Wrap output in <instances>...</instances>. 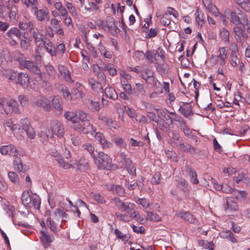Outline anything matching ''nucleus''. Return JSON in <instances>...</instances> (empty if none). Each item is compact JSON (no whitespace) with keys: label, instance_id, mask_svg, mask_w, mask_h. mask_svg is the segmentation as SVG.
<instances>
[{"label":"nucleus","instance_id":"obj_1","mask_svg":"<svg viewBox=\"0 0 250 250\" xmlns=\"http://www.w3.org/2000/svg\"><path fill=\"white\" fill-rule=\"evenodd\" d=\"M16 60L18 62L20 67L21 69H26L33 74L37 76V78L39 80L45 82V74L42 73L39 67L35 63L30 60H27L26 57L22 54L17 58Z\"/></svg>","mask_w":250,"mask_h":250},{"label":"nucleus","instance_id":"obj_2","mask_svg":"<svg viewBox=\"0 0 250 250\" xmlns=\"http://www.w3.org/2000/svg\"><path fill=\"white\" fill-rule=\"evenodd\" d=\"M96 153V157L93 159L99 169L114 170L118 168L117 165L111 164V159L107 154L103 152Z\"/></svg>","mask_w":250,"mask_h":250},{"label":"nucleus","instance_id":"obj_3","mask_svg":"<svg viewBox=\"0 0 250 250\" xmlns=\"http://www.w3.org/2000/svg\"><path fill=\"white\" fill-rule=\"evenodd\" d=\"M18 108L19 105L16 101L0 99V113L7 115L17 113L19 112Z\"/></svg>","mask_w":250,"mask_h":250},{"label":"nucleus","instance_id":"obj_4","mask_svg":"<svg viewBox=\"0 0 250 250\" xmlns=\"http://www.w3.org/2000/svg\"><path fill=\"white\" fill-rule=\"evenodd\" d=\"M230 22L235 25H239L240 24L248 25V19L247 16L241 11H230L229 12Z\"/></svg>","mask_w":250,"mask_h":250},{"label":"nucleus","instance_id":"obj_5","mask_svg":"<svg viewBox=\"0 0 250 250\" xmlns=\"http://www.w3.org/2000/svg\"><path fill=\"white\" fill-rule=\"evenodd\" d=\"M51 134L49 136V134H46L47 138H52L53 134L56 135L58 137H62L64 134V128L63 125L58 120H53L51 122Z\"/></svg>","mask_w":250,"mask_h":250},{"label":"nucleus","instance_id":"obj_6","mask_svg":"<svg viewBox=\"0 0 250 250\" xmlns=\"http://www.w3.org/2000/svg\"><path fill=\"white\" fill-rule=\"evenodd\" d=\"M250 22L248 21V23ZM248 25L240 24L239 25H236L233 28L234 33V37L237 42H242V39H246L248 37V35L245 31Z\"/></svg>","mask_w":250,"mask_h":250},{"label":"nucleus","instance_id":"obj_7","mask_svg":"<svg viewBox=\"0 0 250 250\" xmlns=\"http://www.w3.org/2000/svg\"><path fill=\"white\" fill-rule=\"evenodd\" d=\"M113 201L118 208L121 211L130 213L134 209L135 205L134 203L124 202L119 198H115Z\"/></svg>","mask_w":250,"mask_h":250},{"label":"nucleus","instance_id":"obj_8","mask_svg":"<svg viewBox=\"0 0 250 250\" xmlns=\"http://www.w3.org/2000/svg\"><path fill=\"white\" fill-rule=\"evenodd\" d=\"M4 37L10 41L12 45H15L17 44V41L14 39L15 37L21 40V33L17 27H13L10 29L6 32L4 35Z\"/></svg>","mask_w":250,"mask_h":250},{"label":"nucleus","instance_id":"obj_9","mask_svg":"<svg viewBox=\"0 0 250 250\" xmlns=\"http://www.w3.org/2000/svg\"><path fill=\"white\" fill-rule=\"evenodd\" d=\"M74 129L78 132L83 134H92L95 132V130L93 129L92 125L89 122H86L83 124L77 123L73 126Z\"/></svg>","mask_w":250,"mask_h":250},{"label":"nucleus","instance_id":"obj_10","mask_svg":"<svg viewBox=\"0 0 250 250\" xmlns=\"http://www.w3.org/2000/svg\"><path fill=\"white\" fill-rule=\"evenodd\" d=\"M34 104L38 107H42L45 111L49 112L52 110L50 101L44 96L38 97L34 102Z\"/></svg>","mask_w":250,"mask_h":250},{"label":"nucleus","instance_id":"obj_11","mask_svg":"<svg viewBox=\"0 0 250 250\" xmlns=\"http://www.w3.org/2000/svg\"><path fill=\"white\" fill-rule=\"evenodd\" d=\"M50 155L53 157L54 160L58 162L60 167H63L64 169H69L74 168L71 164L67 163H65L64 159L62 157L61 154L57 150L54 149L50 151Z\"/></svg>","mask_w":250,"mask_h":250},{"label":"nucleus","instance_id":"obj_12","mask_svg":"<svg viewBox=\"0 0 250 250\" xmlns=\"http://www.w3.org/2000/svg\"><path fill=\"white\" fill-rule=\"evenodd\" d=\"M176 147L181 152L188 153L191 155L196 153V148L189 144L185 143L183 140H180L176 143Z\"/></svg>","mask_w":250,"mask_h":250},{"label":"nucleus","instance_id":"obj_13","mask_svg":"<svg viewBox=\"0 0 250 250\" xmlns=\"http://www.w3.org/2000/svg\"><path fill=\"white\" fill-rule=\"evenodd\" d=\"M106 32H110L115 36L118 34L120 29L115 24V20L112 17H107L106 20Z\"/></svg>","mask_w":250,"mask_h":250},{"label":"nucleus","instance_id":"obj_14","mask_svg":"<svg viewBox=\"0 0 250 250\" xmlns=\"http://www.w3.org/2000/svg\"><path fill=\"white\" fill-rule=\"evenodd\" d=\"M32 12L36 14L37 19L39 21H42L45 20L49 21V10L46 7H44L43 8L40 10H38L37 7L36 10L34 9Z\"/></svg>","mask_w":250,"mask_h":250},{"label":"nucleus","instance_id":"obj_15","mask_svg":"<svg viewBox=\"0 0 250 250\" xmlns=\"http://www.w3.org/2000/svg\"><path fill=\"white\" fill-rule=\"evenodd\" d=\"M40 232L41 234L40 240L44 248H46L48 247L50 245V244L53 241L54 237L53 235L49 234L48 232L43 230H41Z\"/></svg>","mask_w":250,"mask_h":250},{"label":"nucleus","instance_id":"obj_16","mask_svg":"<svg viewBox=\"0 0 250 250\" xmlns=\"http://www.w3.org/2000/svg\"><path fill=\"white\" fill-rule=\"evenodd\" d=\"M0 151L1 153L3 155H9L13 156H16L18 155L17 149L12 145L1 146Z\"/></svg>","mask_w":250,"mask_h":250},{"label":"nucleus","instance_id":"obj_17","mask_svg":"<svg viewBox=\"0 0 250 250\" xmlns=\"http://www.w3.org/2000/svg\"><path fill=\"white\" fill-rule=\"evenodd\" d=\"M176 215L189 223L195 224L197 222V219L188 211H180Z\"/></svg>","mask_w":250,"mask_h":250},{"label":"nucleus","instance_id":"obj_18","mask_svg":"<svg viewBox=\"0 0 250 250\" xmlns=\"http://www.w3.org/2000/svg\"><path fill=\"white\" fill-rule=\"evenodd\" d=\"M95 138L96 141L101 145L104 149L108 148L112 146V144L107 141L104 135L100 132L95 133Z\"/></svg>","mask_w":250,"mask_h":250},{"label":"nucleus","instance_id":"obj_19","mask_svg":"<svg viewBox=\"0 0 250 250\" xmlns=\"http://www.w3.org/2000/svg\"><path fill=\"white\" fill-rule=\"evenodd\" d=\"M62 99L59 96H54L50 103L52 108H53L58 111L61 112L63 109Z\"/></svg>","mask_w":250,"mask_h":250},{"label":"nucleus","instance_id":"obj_20","mask_svg":"<svg viewBox=\"0 0 250 250\" xmlns=\"http://www.w3.org/2000/svg\"><path fill=\"white\" fill-rule=\"evenodd\" d=\"M17 83H19L22 87L27 86L29 83L28 75L26 73L20 72L17 74Z\"/></svg>","mask_w":250,"mask_h":250},{"label":"nucleus","instance_id":"obj_21","mask_svg":"<svg viewBox=\"0 0 250 250\" xmlns=\"http://www.w3.org/2000/svg\"><path fill=\"white\" fill-rule=\"evenodd\" d=\"M89 84L91 85L92 89L97 93H104V90L102 83L93 78H89L88 80Z\"/></svg>","mask_w":250,"mask_h":250},{"label":"nucleus","instance_id":"obj_22","mask_svg":"<svg viewBox=\"0 0 250 250\" xmlns=\"http://www.w3.org/2000/svg\"><path fill=\"white\" fill-rule=\"evenodd\" d=\"M71 165L78 170H81L82 167L86 169L88 167V163L87 160L84 158L81 159L78 162L75 160H70Z\"/></svg>","mask_w":250,"mask_h":250},{"label":"nucleus","instance_id":"obj_23","mask_svg":"<svg viewBox=\"0 0 250 250\" xmlns=\"http://www.w3.org/2000/svg\"><path fill=\"white\" fill-rule=\"evenodd\" d=\"M93 73L95 76H97L99 81H103L104 83H105L106 79V76L104 72H102L100 66L98 64H95L93 66Z\"/></svg>","mask_w":250,"mask_h":250},{"label":"nucleus","instance_id":"obj_24","mask_svg":"<svg viewBox=\"0 0 250 250\" xmlns=\"http://www.w3.org/2000/svg\"><path fill=\"white\" fill-rule=\"evenodd\" d=\"M33 37L35 39L36 43H40L39 45L41 44V43H43L44 40L47 39L46 35L42 34L39 30L33 32Z\"/></svg>","mask_w":250,"mask_h":250},{"label":"nucleus","instance_id":"obj_25","mask_svg":"<svg viewBox=\"0 0 250 250\" xmlns=\"http://www.w3.org/2000/svg\"><path fill=\"white\" fill-rule=\"evenodd\" d=\"M43 44L46 51L52 56L56 55V48L49 40H45Z\"/></svg>","mask_w":250,"mask_h":250},{"label":"nucleus","instance_id":"obj_26","mask_svg":"<svg viewBox=\"0 0 250 250\" xmlns=\"http://www.w3.org/2000/svg\"><path fill=\"white\" fill-rule=\"evenodd\" d=\"M59 71L62 76L63 78L67 82H72L70 76V73L67 68L64 67L63 65H59L58 66Z\"/></svg>","mask_w":250,"mask_h":250},{"label":"nucleus","instance_id":"obj_27","mask_svg":"<svg viewBox=\"0 0 250 250\" xmlns=\"http://www.w3.org/2000/svg\"><path fill=\"white\" fill-rule=\"evenodd\" d=\"M105 96L112 100H116L118 98V95L115 90L112 87H106L104 90Z\"/></svg>","mask_w":250,"mask_h":250},{"label":"nucleus","instance_id":"obj_28","mask_svg":"<svg viewBox=\"0 0 250 250\" xmlns=\"http://www.w3.org/2000/svg\"><path fill=\"white\" fill-rule=\"evenodd\" d=\"M19 27L22 30L31 31L33 29V24L32 21L26 20L20 21L19 23Z\"/></svg>","mask_w":250,"mask_h":250},{"label":"nucleus","instance_id":"obj_29","mask_svg":"<svg viewBox=\"0 0 250 250\" xmlns=\"http://www.w3.org/2000/svg\"><path fill=\"white\" fill-rule=\"evenodd\" d=\"M33 197L34 196H31L28 192H24L21 196L22 203L26 207H31Z\"/></svg>","mask_w":250,"mask_h":250},{"label":"nucleus","instance_id":"obj_30","mask_svg":"<svg viewBox=\"0 0 250 250\" xmlns=\"http://www.w3.org/2000/svg\"><path fill=\"white\" fill-rule=\"evenodd\" d=\"M14 168L20 172H25L26 171V167H24L20 158H16L13 162Z\"/></svg>","mask_w":250,"mask_h":250},{"label":"nucleus","instance_id":"obj_31","mask_svg":"<svg viewBox=\"0 0 250 250\" xmlns=\"http://www.w3.org/2000/svg\"><path fill=\"white\" fill-rule=\"evenodd\" d=\"M135 86V88L133 89V94L138 97L142 96L145 94L146 90L142 84L138 83L136 84Z\"/></svg>","mask_w":250,"mask_h":250},{"label":"nucleus","instance_id":"obj_32","mask_svg":"<svg viewBox=\"0 0 250 250\" xmlns=\"http://www.w3.org/2000/svg\"><path fill=\"white\" fill-rule=\"evenodd\" d=\"M177 186L184 192H188L189 191L188 184L184 179L180 178L177 181Z\"/></svg>","mask_w":250,"mask_h":250},{"label":"nucleus","instance_id":"obj_33","mask_svg":"<svg viewBox=\"0 0 250 250\" xmlns=\"http://www.w3.org/2000/svg\"><path fill=\"white\" fill-rule=\"evenodd\" d=\"M195 16V20L197 24L200 26H202L205 23L204 14L197 9L196 10Z\"/></svg>","mask_w":250,"mask_h":250},{"label":"nucleus","instance_id":"obj_34","mask_svg":"<svg viewBox=\"0 0 250 250\" xmlns=\"http://www.w3.org/2000/svg\"><path fill=\"white\" fill-rule=\"evenodd\" d=\"M233 195L239 201H243L247 197V193L245 191L233 190Z\"/></svg>","mask_w":250,"mask_h":250},{"label":"nucleus","instance_id":"obj_35","mask_svg":"<svg viewBox=\"0 0 250 250\" xmlns=\"http://www.w3.org/2000/svg\"><path fill=\"white\" fill-rule=\"evenodd\" d=\"M157 55H159L157 51H153L152 53H151L150 51L147 50L145 54V56L146 57V59L151 63L153 62L154 59L158 60Z\"/></svg>","mask_w":250,"mask_h":250},{"label":"nucleus","instance_id":"obj_36","mask_svg":"<svg viewBox=\"0 0 250 250\" xmlns=\"http://www.w3.org/2000/svg\"><path fill=\"white\" fill-rule=\"evenodd\" d=\"M141 77L144 80L148 79V78L154 76L153 70L148 68H144L140 71Z\"/></svg>","mask_w":250,"mask_h":250},{"label":"nucleus","instance_id":"obj_37","mask_svg":"<svg viewBox=\"0 0 250 250\" xmlns=\"http://www.w3.org/2000/svg\"><path fill=\"white\" fill-rule=\"evenodd\" d=\"M120 157L122 158V161H123L122 164H119L118 167H123L126 165H129L132 162V161L130 159V158L127 157V155H126L124 152H122L120 154Z\"/></svg>","mask_w":250,"mask_h":250},{"label":"nucleus","instance_id":"obj_38","mask_svg":"<svg viewBox=\"0 0 250 250\" xmlns=\"http://www.w3.org/2000/svg\"><path fill=\"white\" fill-rule=\"evenodd\" d=\"M66 119L72 123L77 124V119L78 117L77 114L74 112L67 111L64 114Z\"/></svg>","mask_w":250,"mask_h":250},{"label":"nucleus","instance_id":"obj_39","mask_svg":"<svg viewBox=\"0 0 250 250\" xmlns=\"http://www.w3.org/2000/svg\"><path fill=\"white\" fill-rule=\"evenodd\" d=\"M220 36L223 41L227 42H229V33L226 29L223 28L220 30Z\"/></svg>","mask_w":250,"mask_h":250},{"label":"nucleus","instance_id":"obj_40","mask_svg":"<svg viewBox=\"0 0 250 250\" xmlns=\"http://www.w3.org/2000/svg\"><path fill=\"white\" fill-rule=\"evenodd\" d=\"M146 219L150 221H161V218L157 213H154L153 212H147Z\"/></svg>","mask_w":250,"mask_h":250},{"label":"nucleus","instance_id":"obj_41","mask_svg":"<svg viewBox=\"0 0 250 250\" xmlns=\"http://www.w3.org/2000/svg\"><path fill=\"white\" fill-rule=\"evenodd\" d=\"M22 2L27 7H32V11L37 7V0H21Z\"/></svg>","mask_w":250,"mask_h":250},{"label":"nucleus","instance_id":"obj_42","mask_svg":"<svg viewBox=\"0 0 250 250\" xmlns=\"http://www.w3.org/2000/svg\"><path fill=\"white\" fill-rule=\"evenodd\" d=\"M5 70V73H3V75L5 76L6 78H7L9 80L11 81H14L17 79V74L15 72L12 71L11 70Z\"/></svg>","mask_w":250,"mask_h":250},{"label":"nucleus","instance_id":"obj_43","mask_svg":"<svg viewBox=\"0 0 250 250\" xmlns=\"http://www.w3.org/2000/svg\"><path fill=\"white\" fill-rule=\"evenodd\" d=\"M237 51L233 50L231 54V64L232 66L235 67L237 65L238 62H240L239 59L237 58Z\"/></svg>","mask_w":250,"mask_h":250},{"label":"nucleus","instance_id":"obj_44","mask_svg":"<svg viewBox=\"0 0 250 250\" xmlns=\"http://www.w3.org/2000/svg\"><path fill=\"white\" fill-rule=\"evenodd\" d=\"M198 243L201 245L205 249H209L210 250H213L214 245L211 241L208 242L206 241L200 240H199Z\"/></svg>","mask_w":250,"mask_h":250},{"label":"nucleus","instance_id":"obj_45","mask_svg":"<svg viewBox=\"0 0 250 250\" xmlns=\"http://www.w3.org/2000/svg\"><path fill=\"white\" fill-rule=\"evenodd\" d=\"M84 149L87 150L91 154L93 158L96 157L97 151H94V147L90 144H86L83 146Z\"/></svg>","mask_w":250,"mask_h":250},{"label":"nucleus","instance_id":"obj_46","mask_svg":"<svg viewBox=\"0 0 250 250\" xmlns=\"http://www.w3.org/2000/svg\"><path fill=\"white\" fill-rule=\"evenodd\" d=\"M24 131H25L28 137L30 139H34L36 136V133L34 128L31 126H25Z\"/></svg>","mask_w":250,"mask_h":250},{"label":"nucleus","instance_id":"obj_47","mask_svg":"<svg viewBox=\"0 0 250 250\" xmlns=\"http://www.w3.org/2000/svg\"><path fill=\"white\" fill-rule=\"evenodd\" d=\"M179 110L180 113L186 117L189 116L192 111L191 106L180 107Z\"/></svg>","mask_w":250,"mask_h":250},{"label":"nucleus","instance_id":"obj_48","mask_svg":"<svg viewBox=\"0 0 250 250\" xmlns=\"http://www.w3.org/2000/svg\"><path fill=\"white\" fill-rule=\"evenodd\" d=\"M227 205L228 209L231 211H235L238 209V206L237 203L230 199L227 200Z\"/></svg>","mask_w":250,"mask_h":250},{"label":"nucleus","instance_id":"obj_49","mask_svg":"<svg viewBox=\"0 0 250 250\" xmlns=\"http://www.w3.org/2000/svg\"><path fill=\"white\" fill-rule=\"evenodd\" d=\"M160 22L165 26L169 25L171 22L169 15L167 13L164 14L161 19Z\"/></svg>","mask_w":250,"mask_h":250},{"label":"nucleus","instance_id":"obj_50","mask_svg":"<svg viewBox=\"0 0 250 250\" xmlns=\"http://www.w3.org/2000/svg\"><path fill=\"white\" fill-rule=\"evenodd\" d=\"M9 180L14 184L19 183V178L18 175L14 172L10 171L8 173Z\"/></svg>","mask_w":250,"mask_h":250},{"label":"nucleus","instance_id":"obj_51","mask_svg":"<svg viewBox=\"0 0 250 250\" xmlns=\"http://www.w3.org/2000/svg\"><path fill=\"white\" fill-rule=\"evenodd\" d=\"M121 83H122L123 88L126 94L128 95L133 94V89H132L131 86L130 84L127 83H126L125 80H124V81H122Z\"/></svg>","mask_w":250,"mask_h":250},{"label":"nucleus","instance_id":"obj_52","mask_svg":"<svg viewBox=\"0 0 250 250\" xmlns=\"http://www.w3.org/2000/svg\"><path fill=\"white\" fill-rule=\"evenodd\" d=\"M106 125L110 128H113L115 129L119 127V126L117 122L116 121H113L111 118L109 117L106 119Z\"/></svg>","mask_w":250,"mask_h":250},{"label":"nucleus","instance_id":"obj_53","mask_svg":"<svg viewBox=\"0 0 250 250\" xmlns=\"http://www.w3.org/2000/svg\"><path fill=\"white\" fill-rule=\"evenodd\" d=\"M189 176L190 178V180L193 184H197L199 183V181L197 179V175L196 172L195 170H192L188 173Z\"/></svg>","mask_w":250,"mask_h":250},{"label":"nucleus","instance_id":"obj_54","mask_svg":"<svg viewBox=\"0 0 250 250\" xmlns=\"http://www.w3.org/2000/svg\"><path fill=\"white\" fill-rule=\"evenodd\" d=\"M46 222L47 223V225L48 227L50 228V229L52 230L54 232H57V230L56 227L55 226V222L52 221L50 217H48Z\"/></svg>","mask_w":250,"mask_h":250},{"label":"nucleus","instance_id":"obj_55","mask_svg":"<svg viewBox=\"0 0 250 250\" xmlns=\"http://www.w3.org/2000/svg\"><path fill=\"white\" fill-rule=\"evenodd\" d=\"M82 92L77 88H73L70 93V97L74 96L75 98H82Z\"/></svg>","mask_w":250,"mask_h":250},{"label":"nucleus","instance_id":"obj_56","mask_svg":"<svg viewBox=\"0 0 250 250\" xmlns=\"http://www.w3.org/2000/svg\"><path fill=\"white\" fill-rule=\"evenodd\" d=\"M124 167H125L127 168V170L130 174L133 176H136V167L132 162H131L129 165H126Z\"/></svg>","mask_w":250,"mask_h":250},{"label":"nucleus","instance_id":"obj_57","mask_svg":"<svg viewBox=\"0 0 250 250\" xmlns=\"http://www.w3.org/2000/svg\"><path fill=\"white\" fill-rule=\"evenodd\" d=\"M41 205V200L38 197H33L31 206H33L35 208L39 209Z\"/></svg>","mask_w":250,"mask_h":250},{"label":"nucleus","instance_id":"obj_58","mask_svg":"<svg viewBox=\"0 0 250 250\" xmlns=\"http://www.w3.org/2000/svg\"><path fill=\"white\" fill-rule=\"evenodd\" d=\"M114 142L118 146L125 148L126 146V144L124 142L123 139L121 138L117 137L114 139Z\"/></svg>","mask_w":250,"mask_h":250},{"label":"nucleus","instance_id":"obj_59","mask_svg":"<svg viewBox=\"0 0 250 250\" xmlns=\"http://www.w3.org/2000/svg\"><path fill=\"white\" fill-rule=\"evenodd\" d=\"M61 90L63 93V96L64 98L67 100L72 99V97H70V92L69 91V90L66 86L64 85L62 86L61 88Z\"/></svg>","mask_w":250,"mask_h":250},{"label":"nucleus","instance_id":"obj_60","mask_svg":"<svg viewBox=\"0 0 250 250\" xmlns=\"http://www.w3.org/2000/svg\"><path fill=\"white\" fill-rule=\"evenodd\" d=\"M161 175L160 172H156L151 179V183L153 184H159L160 183Z\"/></svg>","mask_w":250,"mask_h":250},{"label":"nucleus","instance_id":"obj_61","mask_svg":"<svg viewBox=\"0 0 250 250\" xmlns=\"http://www.w3.org/2000/svg\"><path fill=\"white\" fill-rule=\"evenodd\" d=\"M4 209L6 211V214L8 215L9 217H13V213L15 209V208L13 206H6V207L4 208Z\"/></svg>","mask_w":250,"mask_h":250},{"label":"nucleus","instance_id":"obj_62","mask_svg":"<svg viewBox=\"0 0 250 250\" xmlns=\"http://www.w3.org/2000/svg\"><path fill=\"white\" fill-rule=\"evenodd\" d=\"M7 62L5 60L3 55L2 53L0 52V66L4 69L7 68Z\"/></svg>","mask_w":250,"mask_h":250},{"label":"nucleus","instance_id":"obj_63","mask_svg":"<svg viewBox=\"0 0 250 250\" xmlns=\"http://www.w3.org/2000/svg\"><path fill=\"white\" fill-rule=\"evenodd\" d=\"M61 215H62V209L58 208L55 210L52 215L55 220H59L61 218Z\"/></svg>","mask_w":250,"mask_h":250},{"label":"nucleus","instance_id":"obj_64","mask_svg":"<svg viewBox=\"0 0 250 250\" xmlns=\"http://www.w3.org/2000/svg\"><path fill=\"white\" fill-rule=\"evenodd\" d=\"M78 117L79 120L82 121L83 123L89 121V120L88 119L86 113L82 111H80L79 112Z\"/></svg>","mask_w":250,"mask_h":250}]
</instances>
